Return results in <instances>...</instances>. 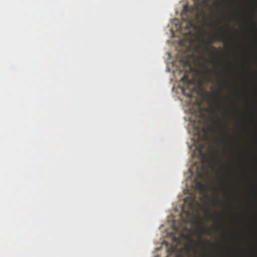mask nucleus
<instances>
[{"instance_id":"nucleus-1","label":"nucleus","mask_w":257,"mask_h":257,"mask_svg":"<svg viewBox=\"0 0 257 257\" xmlns=\"http://www.w3.org/2000/svg\"><path fill=\"white\" fill-rule=\"evenodd\" d=\"M182 81L184 83V86L183 88L182 91L183 94L188 97L192 96L193 92L195 90L193 86V82L190 80L189 77L184 75L181 79Z\"/></svg>"},{"instance_id":"nucleus-2","label":"nucleus","mask_w":257,"mask_h":257,"mask_svg":"<svg viewBox=\"0 0 257 257\" xmlns=\"http://www.w3.org/2000/svg\"><path fill=\"white\" fill-rule=\"evenodd\" d=\"M198 17V14L197 13L194 17L185 20L186 23L185 29L187 31L186 33L191 34V29H196L197 28V24L199 23Z\"/></svg>"},{"instance_id":"nucleus-3","label":"nucleus","mask_w":257,"mask_h":257,"mask_svg":"<svg viewBox=\"0 0 257 257\" xmlns=\"http://www.w3.org/2000/svg\"><path fill=\"white\" fill-rule=\"evenodd\" d=\"M212 40L214 41L222 42L226 43L228 39L222 33H215L213 37Z\"/></svg>"},{"instance_id":"nucleus-4","label":"nucleus","mask_w":257,"mask_h":257,"mask_svg":"<svg viewBox=\"0 0 257 257\" xmlns=\"http://www.w3.org/2000/svg\"><path fill=\"white\" fill-rule=\"evenodd\" d=\"M222 132H223V134L225 137H227V138H229V135L228 134V133L227 132L226 125L225 124L222 125Z\"/></svg>"},{"instance_id":"nucleus-5","label":"nucleus","mask_w":257,"mask_h":257,"mask_svg":"<svg viewBox=\"0 0 257 257\" xmlns=\"http://www.w3.org/2000/svg\"><path fill=\"white\" fill-rule=\"evenodd\" d=\"M214 97L217 100H220L222 99V96L220 93H217L214 95Z\"/></svg>"},{"instance_id":"nucleus-6","label":"nucleus","mask_w":257,"mask_h":257,"mask_svg":"<svg viewBox=\"0 0 257 257\" xmlns=\"http://www.w3.org/2000/svg\"><path fill=\"white\" fill-rule=\"evenodd\" d=\"M202 131L204 134V140L207 139V138H208V131L204 127L202 128Z\"/></svg>"},{"instance_id":"nucleus-7","label":"nucleus","mask_w":257,"mask_h":257,"mask_svg":"<svg viewBox=\"0 0 257 257\" xmlns=\"http://www.w3.org/2000/svg\"><path fill=\"white\" fill-rule=\"evenodd\" d=\"M199 227H200L201 229L203 232H205V233H206L207 234H210V230L209 229H205L204 227H202V226H199Z\"/></svg>"},{"instance_id":"nucleus-8","label":"nucleus","mask_w":257,"mask_h":257,"mask_svg":"<svg viewBox=\"0 0 257 257\" xmlns=\"http://www.w3.org/2000/svg\"><path fill=\"white\" fill-rule=\"evenodd\" d=\"M196 186L199 189H202L203 188V185L202 184V183L198 181H197L196 182Z\"/></svg>"},{"instance_id":"nucleus-9","label":"nucleus","mask_w":257,"mask_h":257,"mask_svg":"<svg viewBox=\"0 0 257 257\" xmlns=\"http://www.w3.org/2000/svg\"><path fill=\"white\" fill-rule=\"evenodd\" d=\"M208 213V216H209V217L210 218H212L214 216L213 214L211 213H210V212H208V213Z\"/></svg>"},{"instance_id":"nucleus-10","label":"nucleus","mask_w":257,"mask_h":257,"mask_svg":"<svg viewBox=\"0 0 257 257\" xmlns=\"http://www.w3.org/2000/svg\"><path fill=\"white\" fill-rule=\"evenodd\" d=\"M205 49L207 51L211 52V49L208 45H206V46L205 47Z\"/></svg>"},{"instance_id":"nucleus-11","label":"nucleus","mask_w":257,"mask_h":257,"mask_svg":"<svg viewBox=\"0 0 257 257\" xmlns=\"http://www.w3.org/2000/svg\"><path fill=\"white\" fill-rule=\"evenodd\" d=\"M212 72V70L210 68H207V73L208 75H209L210 73Z\"/></svg>"},{"instance_id":"nucleus-12","label":"nucleus","mask_w":257,"mask_h":257,"mask_svg":"<svg viewBox=\"0 0 257 257\" xmlns=\"http://www.w3.org/2000/svg\"><path fill=\"white\" fill-rule=\"evenodd\" d=\"M200 14L201 15H203V14H204V11L202 9L200 10Z\"/></svg>"},{"instance_id":"nucleus-13","label":"nucleus","mask_w":257,"mask_h":257,"mask_svg":"<svg viewBox=\"0 0 257 257\" xmlns=\"http://www.w3.org/2000/svg\"><path fill=\"white\" fill-rule=\"evenodd\" d=\"M183 27H184L183 26V24L182 23V24H181V26L180 27V29L182 30V29L183 28Z\"/></svg>"},{"instance_id":"nucleus-14","label":"nucleus","mask_w":257,"mask_h":257,"mask_svg":"<svg viewBox=\"0 0 257 257\" xmlns=\"http://www.w3.org/2000/svg\"><path fill=\"white\" fill-rule=\"evenodd\" d=\"M214 49L216 51H218V50H217V49L215 47L214 48Z\"/></svg>"},{"instance_id":"nucleus-15","label":"nucleus","mask_w":257,"mask_h":257,"mask_svg":"<svg viewBox=\"0 0 257 257\" xmlns=\"http://www.w3.org/2000/svg\"><path fill=\"white\" fill-rule=\"evenodd\" d=\"M200 223H202V219H200Z\"/></svg>"},{"instance_id":"nucleus-16","label":"nucleus","mask_w":257,"mask_h":257,"mask_svg":"<svg viewBox=\"0 0 257 257\" xmlns=\"http://www.w3.org/2000/svg\"><path fill=\"white\" fill-rule=\"evenodd\" d=\"M253 22H254V24H255V25H256V22H255V21H253Z\"/></svg>"},{"instance_id":"nucleus-17","label":"nucleus","mask_w":257,"mask_h":257,"mask_svg":"<svg viewBox=\"0 0 257 257\" xmlns=\"http://www.w3.org/2000/svg\"><path fill=\"white\" fill-rule=\"evenodd\" d=\"M198 136H199V137H200V133L199 132L198 133Z\"/></svg>"},{"instance_id":"nucleus-18","label":"nucleus","mask_w":257,"mask_h":257,"mask_svg":"<svg viewBox=\"0 0 257 257\" xmlns=\"http://www.w3.org/2000/svg\"><path fill=\"white\" fill-rule=\"evenodd\" d=\"M201 148H200V151L201 152Z\"/></svg>"},{"instance_id":"nucleus-19","label":"nucleus","mask_w":257,"mask_h":257,"mask_svg":"<svg viewBox=\"0 0 257 257\" xmlns=\"http://www.w3.org/2000/svg\"><path fill=\"white\" fill-rule=\"evenodd\" d=\"M175 240H177L178 239L177 238H174Z\"/></svg>"}]
</instances>
